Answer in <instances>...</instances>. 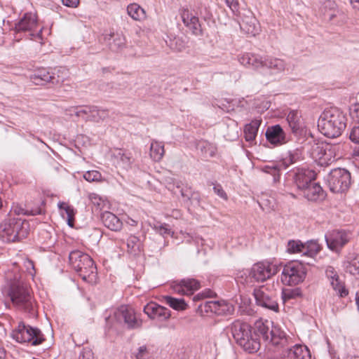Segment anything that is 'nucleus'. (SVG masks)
<instances>
[{"instance_id": "nucleus-58", "label": "nucleus", "mask_w": 359, "mask_h": 359, "mask_svg": "<svg viewBox=\"0 0 359 359\" xmlns=\"http://www.w3.org/2000/svg\"><path fill=\"white\" fill-rule=\"evenodd\" d=\"M64 6L71 8H76L79 4V0H62Z\"/></svg>"}, {"instance_id": "nucleus-39", "label": "nucleus", "mask_w": 359, "mask_h": 359, "mask_svg": "<svg viewBox=\"0 0 359 359\" xmlns=\"http://www.w3.org/2000/svg\"><path fill=\"white\" fill-rule=\"evenodd\" d=\"M128 251L136 255L141 251V244L140 239L135 236H131L127 241Z\"/></svg>"}, {"instance_id": "nucleus-56", "label": "nucleus", "mask_w": 359, "mask_h": 359, "mask_svg": "<svg viewBox=\"0 0 359 359\" xmlns=\"http://www.w3.org/2000/svg\"><path fill=\"white\" fill-rule=\"evenodd\" d=\"M118 156H120V160L124 166L128 167L132 163L131 156L130 155L119 152Z\"/></svg>"}, {"instance_id": "nucleus-51", "label": "nucleus", "mask_w": 359, "mask_h": 359, "mask_svg": "<svg viewBox=\"0 0 359 359\" xmlns=\"http://www.w3.org/2000/svg\"><path fill=\"white\" fill-rule=\"evenodd\" d=\"M149 352L146 346H140L135 354L136 359H147L149 358Z\"/></svg>"}, {"instance_id": "nucleus-29", "label": "nucleus", "mask_w": 359, "mask_h": 359, "mask_svg": "<svg viewBox=\"0 0 359 359\" xmlns=\"http://www.w3.org/2000/svg\"><path fill=\"white\" fill-rule=\"evenodd\" d=\"M178 286L180 287V292L186 295H191L194 291L201 287L200 282L194 278H184L180 280Z\"/></svg>"}, {"instance_id": "nucleus-9", "label": "nucleus", "mask_w": 359, "mask_h": 359, "mask_svg": "<svg viewBox=\"0 0 359 359\" xmlns=\"http://www.w3.org/2000/svg\"><path fill=\"white\" fill-rule=\"evenodd\" d=\"M66 75L65 69L49 71L46 68H39L30 76V79L35 85L50 83L59 86L65 81Z\"/></svg>"}, {"instance_id": "nucleus-17", "label": "nucleus", "mask_w": 359, "mask_h": 359, "mask_svg": "<svg viewBox=\"0 0 359 359\" xmlns=\"http://www.w3.org/2000/svg\"><path fill=\"white\" fill-rule=\"evenodd\" d=\"M325 241L329 249L338 252L348 243V238L344 231H334L325 236Z\"/></svg>"}, {"instance_id": "nucleus-41", "label": "nucleus", "mask_w": 359, "mask_h": 359, "mask_svg": "<svg viewBox=\"0 0 359 359\" xmlns=\"http://www.w3.org/2000/svg\"><path fill=\"white\" fill-rule=\"evenodd\" d=\"M302 296V291L299 287L294 289H283L282 291V299L283 302L296 299Z\"/></svg>"}, {"instance_id": "nucleus-25", "label": "nucleus", "mask_w": 359, "mask_h": 359, "mask_svg": "<svg viewBox=\"0 0 359 359\" xmlns=\"http://www.w3.org/2000/svg\"><path fill=\"white\" fill-rule=\"evenodd\" d=\"M302 191L304 197L309 201H316L325 197L322 187L314 181H312Z\"/></svg>"}, {"instance_id": "nucleus-37", "label": "nucleus", "mask_w": 359, "mask_h": 359, "mask_svg": "<svg viewBox=\"0 0 359 359\" xmlns=\"http://www.w3.org/2000/svg\"><path fill=\"white\" fill-rule=\"evenodd\" d=\"M321 250L320 245L316 241H310L304 243V257L314 258Z\"/></svg>"}, {"instance_id": "nucleus-8", "label": "nucleus", "mask_w": 359, "mask_h": 359, "mask_svg": "<svg viewBox=\"0 0 359 359\" xmlns=\"http://www.w3.org/2000/svg\"><path fill=\"white\" fill-rule=\"evenodd\" d=\"M11 337L18 343H29L32 346L39 345L45 340L39 329L26 325L23 322L19 323L18 327L13 330Z\"/></svg>"}, {"instance_id": "nucleus-7", "label": "nucleus", "mask_w": 359, "mask_h": 359, "mask_svg": "<svg viewBox=\"0 0 359 359\" xmlns=\"http://www.w3.org/2000/svg\"><path fill=\"white\" fill-rule=\"evenodd\" d=\"M304 263L311 264L309 262L302 260L292 261L285 265L281 273L282 282L289 285H296L302 283L306 276V268Z\"/></svg>"}, {"instance_id": "nucleus-18", "label": "nucleus", "mask_w": 359, "mask_h": 359, "mask_svg": "<svg viewBox=\"0 0 359 359\" xmlns=\"http://www.w3.org/2000/svg\"><path fill=\"white\" fill-rule=\"evenodd\" d=\"M144 312L151 319L165 320L170 317V311L155 302H151L144 307Z\"/></svg>"}, {"instance_id": "nucleus-46", "label": "nucleus", "mask_w": 359, "mask_h": 359, "mask_svg": "<svg viewBox=\"0 0 359 359\" xmlns=\"http://www.w3.org/2000/svg\"><path fill=\"white\" fill-rule=\"evenodd\" d=\"M64 210L67 215V224L73 227L74 224V210L72 206H65Z\"/></svg>"}, {"instance_id": "nucleus-53", "label": "nucleus", "mask_w": 359, "mask_h": 359, "mask_svg": "<svg viewBox=\"0 0 359 359\" xmlns=\"http://www.w3.org/2000/svg\"><path fill=\"white\" fill-rule=\"evenodd\" d=\"M154 227L163 236L169 235L171 232L166 224H156Z\"/></svg>"}, {"instance_id": "nucleus-2", "label": "nucleus", "mask_w": 359, "mask_h": 359, "mask_svg": "<svg viewBox=\"0 0 359 359\" xmlns=\"http://www.w3.org/2000/svg\"><path fill=\"white\" fill-rule=\"evenodd\" d=\"M238 61L243 66L259 72H266L275 76L285 72L286 62L272 55H260L254 53H245L238 56Z\"/></svg>"}, {"instance_id": "nucleus-50", "label": "nucleus", "mask_w": 359, "mask_h": 359, "mask_svg": "<svg viewBox=\"0 0 359 359\" xmlns=\"http://www.w3.org/2000/svg\"><path fill=\"white\" fill-rule=\"evenodd\" d=\"M349 139L353 143L359 144V126L352 128L349 134Z\"/></svg>"}, {"instance_id": "nucleus-26", "label": "nucleus", "mask_w": 359, "mask_h": 359, "mask_svg": "<svg viewBox=\"0 0 359 359\" xmlns=\"http://www.w3.org/2000/svg\"><path fill=\"white\" fill-rule=\"evenodd\" d=\"M101 220L103 224L111 231H118L122 229V222L111 212L106 211L103 212L101 215Z\"/></svg>"}, {"instance_id": "nucleus-31", "label": "nucleus", "mask_w": 359, "mask_h": 359, "mask_svg": "<svg viewBox=\"0 0 359 359\" xmlns=\"http://www.w3.org/2000/svg\"><path fill=\"white\" fill-rule=\"evenodd\" d=\"M260 123V121L255 119L245 125L244 128V136L247 142H252L255 139Z\"/></svg>"}, {"instance_id": "nucleus-20", "label": "nucleus", "mask_w": 359, "mask_h": 359, "mask_svg": "<svg viewBox=\"0 0 359 359\" xmlns=\"http://www.w3.org/2000/svg\"><path fill=\"white\" fill-rule=\"evenodd\" d=\"M266 137L271 144L275 145L283 144L288 141L285 133L280 125L268 127Z\"/></svg>"}, {"instance_id": "nucleus-60", "label": "nucleus", "mask_w": 359, "mask_h": 359, "mask_svg": "<svg viewBox=\"0 0 359 359\" xmlns=\"http://www.w3.org/2000/svg\"><path fill=\"white\" fill-rule=\"evenodd\" d=\"M312 148L313 151L311 153V155L313 158H316V155H319L323 151V148L320 147L318 143H313Z\"/></svg>"}, {"instance_id": "nucleus-12", "label": "nucleus", "mask_w": 359, "mask_h": 359, "mask_svg": "<svg viewBox=\"0 0 359 359\" xmlns=\"http://www.w3.org/2000/svg\"><path fill=\"white\" fill-rule=\"evenodd\" d=\"M253 294L258 306L275 312L279 311L274 292L266 285H261L254 289Z\"/></svg>"}, {"instance_id": "nucleus-43", "label": "nucleus", "mask_w": 359, "mask_h": 359, "mask_svg": "<svg viewBox=\"0 0 359 359\" xmlns=\"http://www.w3.org/2000/svg\"><path fill=\"white\" fill-rule=\"evenodd\" d=\"M215 302L216 301L203 302L198 305V310L202 313H208L210 312L214 313V311L215 310Z\"/></svg>"}, {"instance_id": "nucleus-62", "label": "nucleus", "mask_w": 359, "mask_h": 359, "mask_svg": "<svg viewBox=\"0 0 359 359\" xmlns=\"http://www.w3.org/2000/svg\"><path fill=\"white\" fill-rule=\"evenodd\" d=\"M232 126L233 127V132L231 135L227 134L226 136H228L229 138H231V139H236L238 137V130L237 123L235 121H233Z\"/></svg>"}, {"instance_id": "nucleus-54", "label": "nucleus", "mask_w": 359, "mask_h": 359, "mask_svg": "<svg viewBox=\"0 0 359 359\" xmlns=\"http://www.w3.org/2000/svg\"><path fill=\"white\" fill-rule=\"evenodd\" d=\"M347 20V16L344 13V12L341 10H339L337 11V15L335 18V20H334V22L338 25H341L346 22Z\"/></svg>"}, {"instance_id": "nucleus-63", "label": "nucleus", "mask_w": 359, "mask_h": 359, "mask_svg": "<svg viewBox=\"0 0 359 359\" xmlns=\"http://www.w3.org/2000/svg\"><path fill=\"white\" fill-rule=\"evenodd\" d=\"M79 106L71 107L66 109V115L72 116L74 114L76 116V111H79Z\"/></svg>"}, {"instance_id": "nucleus-57", "label": "nucleus", "mask_w": 359, "mask_h": 359, "mask_svg": "<svg viewBox=\"0 0 359 359\" xmlns=\"http://www.w3.org/2000/svg\"><path fill=\"white\" fill-rule=\"evenodd\" d=\"M79 359H93V353L91 350L84 349L80 353Z\"/></svg>"}, {"instance_id": "nucleus-36", "label": "nucleus", "mask_w": 359, "mask_h": 359, "mask_svg": "<svg viewBox=\"0 0 359 359\" xmlns=\"http://www.w3.org/2000/svg\"><path fill=\"white\" fill-rule=\"evenodd\" d=\"M128 14L135 20H142L145 18L144 10L137 4H131L127 7Z\"/></svg>"}, {"instance_id": "nucleus-45", "label": "nucleus", "mask_w": 359, "mask_h": 359, "mask_svg": "<svg viewBox=\"0 0 359 359\" xmlns=\"http://www.w3.org/2000/svg\"><path fill=\"white\" fill-rule=\"evenodd\" d=\"M209 185L213 186L214 192L222 199L226 201L228 199V196L226 193L223 189L222 185L217 182H210Z\"/></svg>"}, {"instance_id": "nucleus-14", "label": "nucleus", "mask_w": 359, "mask_h": 359, "mask_svg": "<svg viewBox=\"0 0 359 359\" xmlns=\"http://www.w3.org/2000/svg\"><path fill=\"white\" fill-rule=\"evenodd\" d=\"M99 41L114 53L121 52L126 47V36L120 32L104 33L99 38Z\"/></svg>"}, {"instance_id": "nucleus-64", "label": "nucleus", "mask_w": 359, "mask_h": 359, "mask_svg": "<svg viewBox=\"0 0 359 359\" xmlns=\"http://www.w3.org/2000/svg\"><path fill=\"white\" fill-rule=\"evenodd\" d=\"M327 155V154L326 151H325L323 156L319 158L318 164L320 165L321 166L328 165V162H327V158H326Z\"/></svg>"}, {"instance_id": "nucleus-10", "label": "nucleus", "mask_w": 359, "mask_h": 359, "mask_svg": "<svg viewBox=\"0 0 359 359\" xmlns=\"http://www.w3.org/2000/svg\"><path fill=\"white\" fill-rule=\"evenodd\" d=\"M327 182L330 191L333 193L344 192L350 187L351 173L344 168L333 169L329 173Z\"/></svg>"}, {"instance_id": "nucleus-59", "label": "nucleus", "mask_w": 359, "mask_h": 359, "mask_svg": "<svg viewBox=\"0 0 359 359\" xmlns=\"http://www.w3.org/2000/svg\"><path fill=\"white\" fill-rule=\"evenodd\" d=\"M296 154H289L288 157H286L284 161L282 163H285V165H287V167L293 163H294L297 160Z\"/></svg>"}, {"instance_id": "nucleus-5", "label": "nucleus", "mask_w": 359, "mask_h": 359, "mask_svg": "<svg viewBox=\"0 0 359 359\" xmlns=\"http://www.w3.org/2000/svg\"><path fill=\"white\" fill-rule=\"evenodd\" d=\"M7 294L16 307L33 313L34 304L29 288L22 280L15 278L8 285Z\"/></svg>"}, {"instance_id": "nucleus-3", "label": "nucleus", "mask_w": 359, "mask_h": 359, "mask_svg": "<svg viewBox=\"0 0 359 359\" xmlns=\"http://www.w3.org/2000/svg\"><path fill=\"white\" fill-rule=\"evenodd\" d=\"M346 118L337 108L326 109L321 114L318 127L320 132L330 138H336L340 136L346 128Z\"/></svg>"}, {"instance_id": "nucleus-52", "label": "nucleus", "mask_w": 359, "mask_h": 359, "mask_svg": "<svg viewBox=\"0 0 359 359\" xmlns=\"http://www.w3.org/2000/svg\"><path fill=\"white\" fill-rule=\"evenodd\" d=\"M337 6L334 9H332L330 11H327L326 13H323V15L325 20H327L330 22H334L335 18L337 15V11H339Z\"/></svg>"}, {"instance_id": "nucleus-15", "label": "nucleus", "mask_w": 359, "mask_h": 359, "mask_svg": "<svg viewBox=\"0 0 359 359\" xmlns=\"http://www.w3.org/2000/svg\"><path fill=\"white\" fill-rule=\"evenodd\" d=\"M292 175L294 183L297 189L302 191L315 180V172L306 168H297Z\"/></svg>"}, {"instance_id": "nucleus-27", "label": "nucleus", "mask_w": 359, "mask_h": 359, "mask_svg": "<svg viewBox=\"0 0 359 359\" xmlns=\"http://www.w3.org/2000/svg\"><path fill=\"white\" fill-rule=\"evenodd\" d=\"M344 267L347 273L359 278V255L350 253L344 262Z\"/></svg>"}, {"instance_id": "nucleus-1", "label": "nucleus", "mask_w": 359, "mask_h": 359, "mask_svg": "<svg viewBox=\"0 0 359 359\" xmlns=\"http://www.w3.org/2000/svg\"><path fill=\"white\" fill-rule=\"evenodd\" d=\"M235 343L243 351L253 353L261 346V339L276 346L284 347L288 338L281 328L271 321L257 320L254 327L240 319L235 320L226 328Z\"/></svg>"}, {"instance_id": "nucleus-47", "label": "nucleus", "mask_w": 359, "mask_h": 359, "mask_svg": "<svg viewBox=\"0 0 359 359\" xmlns=\"http://www.w3.org/2000/svg\"><path fill=\"white\" fill-rule=\"evenodd\" d=\"M83 177L88 182L98 181L101 177V174L97 170L88 171L83 175Z\"/></svg>"}, {"instance_id": "nucleus-44", "label": "nucleus", "mask_w": 359, "mask_h": 359, "mask_svg": "<svg viewBox=\"0 0 359 359\" xmlns=\"http://www.w3.org/2000/svg\"><path fill=\"white\" fill-rule=\"evenodd\" d=\"M92 109H94L93 105H84V106H79V111H76V116L81 118L85 121V118L86 116L90 115V113L92 112Z\"/></svg>"}, {"instance_id": "nucleus-30", "label": "nucleus", "mask_w": 359, "mask_h": 359, "mask_svg": "<svg viewBox=\"0 0 359 359\" xmlns=\"http://www.w3.org/2000/svg\"><path fill=\"white\" fill-rule=\"evenodd\" d=\"M286 168L287 165H285L284 163L276 162L263 166L262 170L265 173L272 175L273 182H277L280 180V171Z\"/></svg>"}, {"instance_id": "nucleus-40", "label": "nucleus", "mask_w": 359, "mask_h": 359, "mask_svg": "<svg viewBox=\"0 0 359 359\" xmlns=\"http://www.w3.org/2000/svg\"><path fill=\"white\" fill-rule=\"evenodd\" d=\"M304 243L300 241L291 240L287 243V252L290 253H299L304 257Z\"/></svg>"}, {"instance_id": "nucleus-35", "label": "nucleus", "mask_w": 359, "mask_h": 359, "mask_svg": "<svg viewBox=\"0 0 359 359\" xmlns=\"http://www.w3.org/2000/svg\"><path fill=\"white\" fill-rule=\"evenodd\" d=\"M197 149H199L205 157H214L217 153V147L209 142L200 140L197 143Z\"/></svg>"}, {"instance_id": "nucleus-16", "label": "nucleus", "mask_w": 359, "mask_h": 359, "mask_svg": "<svg viewBox=\"0 0 359 359\" xmlns=\"http://www.w3.org/2000/svg\"><path fill=\"white\" fill-rule=\"evenodd\" d=\"M38 27L37 16L35 13H25L19 20L15 23L14 29L17 33L32 32Z\"/></svg>"}, {"instance_id": "nucleus-21", "label": "nucleus", "mask_w": 359, "mask_h": 359, "mask_svg": "<svg viewBox=\"0 0 359 359\" xmlns=\"http://www.w3.org/2000/svg\"><path fill=\"white\" fill-rule=\"evenodd\" d=\"M181 17L184 25L188 27L196 36H201L203 34L199 19L193 15L188 9L182 11Z\"/></svg>"}, {"instance_id": "nucleus-48", "label": "nucleus", "mask_w": 359, "mask_h": 359, "mask_svg": "<svg viewBox=\"0 0 359 359\" xmlns=\"http://www.w3.org/2000/svg\"><path fill=\"white\" fill-rule=\"evenodd\" d=\"M225 2L234 15H238L240 14L238 0H225Z\"/></svg>"}, {"instance_id": "nucleus-32", "label": "nucleus", "mask_w": 359, "mask_h": 359, "mask_svg": "<svg viewBox=\"0 0 359 359\" xmlns=\"http://www.w3.org/2000/svg\"><path fill=\"white\" fill-rule=\"evenodd\" d=\"M234 312V306L224 300L216 301L215 310L214 313L217 316H227L232 315Z\"/></svg>"}, {"instance_id": "nucleus-6", "label": "nucleus", "mask_w": 359, "mask_h": 359, "mask_svg": "<svg viewBox=\"0 0 359 359\" xmlns=\"http://www.w3.org/2000/svg\"><path fill=\"white\" fill-rule=\"evenodd\" d=\"M69 264L83 280H88L97 272L93 259L80 250H74L69 255Z\"/></svg>"}, {"instance_id": "nucleus-55", "label": "nucleus", "mask_w": 359, "mask_h": 359, "mask_svg": "<svg viewBox=\"0 0 359 359\" xmlns=\"http://www.w3.org/2000/svg\"><path fill=\"white\" fill-rule=\"evenodd\" d=\"M337 6L334 1H331V0L325 1L323 3V7H322V13H326V11H330L332 9L336 8Z\"/></svg>"}, {"instance_id": "nucleus-34", "label": "nucleus", "mask_w": 359, "mask_h": 359, "mask_svg": "<svg viewBox=\"0 0 359 359\" xmlns=\"http://www.w3.org/2000/svg\"><path fill=\"white\" fill-rule=\"evenodd\" d=\"M165 153L163 142L153 140L150 146V156L155 161H159Z\"/></svg>"}, {"instance_id": "nucleus-13", "label": "nucleus", "mask_w": 359, "mask_h": 359, "mask_svg": "<svg viewBox=\"0 0 359 359\" xmlns=\"http://www.w3.org/2000/svg\"><path fill=\"white\" fill-rule=\"evenodd\" d=\"M278 272V268L267 262H259L252 265L248 276L256 282H264Z\"/></svg>"}, {"instance_id": "nucleus-11", "label": "nucleus", "mask_w": 359, "mask_h": 359, "mask_svg": "<svg viewBox=\"0 0 359 359\" xmlns=\"http://www.w3.org/2000/svg\"><path fill=\"white\" fill-rule=\"evenodd\" d=\"M114 317L120 324H123L129 330L139 329L142 320L138 318L132 307L122 305L114 313Z\"/></svg>"}, {"instance_id": "nucleus-4", "label": "nucleus", "mask_w": 359, "mask_h": 359, "mask_svg": "<svg viewBox=\"0 0 359 359\" xmlns=\"http://www.w3.org/2000/svg\"><path fill=\"white\" fill-rule=\"evenodd\" d=\"M29 231V222L20 217L9 216L0 224V238L7 243L18 242L25 238Z\"/></svg>"}, {"instance_id": "nucleus-19", "label": "nucleus", "mask_w": 359, "mask_h": 359, "mask_svg": "<svg viewBox=\"0 0 359 359\" xmlns=\"http://www.w3.org/2000/svg\"><path fill=\"white\" fill-rule=\"evenodd\" d=\"M325 274L328 279L330 280V284L334 291H336L337 294L341 297H346L348 292L346 289L344 284L339 280V277L337 274V272L335 271L334 268L328 266L325 270Z\"/></svg>"}, {"instance_id": "nucleus-61", "label": "nucleus", "mask_w": 359, "mask_h": 359, "mask_svg": "<svg viewBox=\"0 0 359 359\" xmlns=\"http://www.w3.org/2000/svg\"><path fill=\"white\" fill-rule=\"evenodd\" d=\"M89 198L90 200V201L94 204V205H96L97 206H100V203H101V198L100 196H98L97 194H90L89 196Z\"/></svg>"}, {"instance_id": "nucleus-22", "label": "nucleus", "mask_w": 359, "mask_h": 359, "mask_svg": "<svg viewBox=\"0 0 359 359\" xmlns=\"http://www.w3.org/2000/svg\"><path fill=\"white\" fill-rule=\"evenodd\" d=\"M280 359H311V353L306 346L295 345L283 351Z\"/></svg>"}, {"instance_id": "nucleus-49", "label": "nucleus", "mask_w": 359, "mask_h": 359, "mask_svg": "<svg viewBox=\"0 0 359 359\" xmlns=\"http://www.w3.org/2000/svg\"><path fill=\"white\" fill-rule=\"evenodd\" d=\"M349 114L354 121L359 123V103H354L350 106Z\"/></svg>"}, {"instance_id": "nucleus-23", "label": "nucleus", "mask_w": 359, "mask_h": 359, "mask_svg": "<svg viewBox=\"0 0 359 359\" xmlns=\"http://www.w3.org/2000/svg\"><path fill=\"white\" fill-rule=\"evenodd\" d=\"M287 121L292 133L298 135L303 133L304 123L300 113L297 110H292L289 112L287 116Z\"/></svg>"}, {"instance_id": "nucleus-28", "label": "nucleus", "mask_w": 359, "mask_h": 359, "mask_svg": "<svg viewBox=\"0 0 359 359\" xmlns=\"http://www.w3.org/2000/svg\"><path fill=\"white\" fill-rule=\"evenodd\" d=\"M182 182H177L175 184L176 188L180 189L181 196L183 198L184 201L193 203L196 201L199 204L201 201L200 194L198 191H193L191 187L187 185L182 187Z\"/></svg>"}, {"instance_id": "nucleus-42", "label": "nucleus", "mask_w": 359, "mask_h": 359, "mask_svg": "<svg viewBox=\"0 0 359 359\" xmlns=\"http://www.w3.org/2000/svg\"><path fill=\"white\" fill-rule=\"evenodd\" d=\"M12 212L17 215H37L41 214V210L39 208L29 210H25L22 207L19 206V205L13 207Z\"/></svg>"}, {"instance_id": "nucleus-33", "label": "nucleus", "mask_w": 359, "mask_h": 359, "mask_svg": "<svg viewBox=\"0 0 359 359\" xmlns=\"http://www.w3.org/2000/svg\"><path fill=\"white\" fill-rule=\"evenodd\" d=\"M109 117V111L107 109H100L96 106H94V109H92L90 115L85 118V121H92L99 123L101 121H104Z\"/></svg>"}, {"instance_id": "nucleus-24", "label": "nucleus", "mask_w": 359, "mask_h": 359, "mask_svg": "<svg viewBox=\"0 0 359 359\" xmlns=\"http://www.w3.org/2000/svg\"><path fill=\"white\" fill-rule=\"evenodd\" d=\"M240 27L244 32L252 36H255L259 31V23L251 13L242 18Z\"/></svg>"}, {"instance_id": "nucleus-38", "label": "nucleus", "mask_w": 359, "mask_h": 359, "mask_svg": "<svg viewBox=\"0 0 359 359\" xmlns=\"http://www.w3.org/2000/svg\"><path fill=\"white\" fill-rule=\"evenodd\" d=\"M164 299L165 303L175 310L184 311L187 307V304L183 299H177L170 296H165Z\"/></svg>"}]
</instances>
